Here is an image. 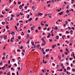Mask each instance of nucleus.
Segmentation results:
<instances>
[{
	"label": "nucleus",
	"instance_id": "7ed1b4c3",
	"mask_svg": "<svg viewBox=\"0 0 75 75\" xmlns=\"http://www.w3.org/2000/svg\"><path fill=\"white\" fill-rule=\"evenodd\" d=\"M58 14L59 15H61V14H63V12H61L60 13H58Z\"/></svg>",
	"mask_w": 75,
	"mask_h": 75
},
{
	"label": "nucleus",
	"instance_id": "7c9ffc66",
	"mask_svg": "<svg viewBox=\"0 0 75 75\" xmlns=\"http://www.w3.org/2000/svg\"><path fill=\"white\" fill-rule=\"evenodd\" d=\"M10 72L8 73L7 75H10Z\"/></svg>",
	"mask_w": 75,
	"mask_h": 75
},
{
	"label": "nucleus",
	"instance_id": "e2e57ef3",
	"mask_svg": "<svg viewBox=\"0 0 75 75\" xmlns=\"http://www.w3.org/2000/svg\"><path fill=\"white\" fill-rule=\"evenodd\" d=\"M12 75H15V73H12Z\"/></svg>",
	"mask_w": 75,
	"mask_h": 75
},
{
	"label": "nucleus",
	"instance_id": "423d86ee",
	"mask_svg": "<svg viewBox=\"0 0 75 75\" xmlns=\"http://www.w3.org/2000/svg\"><path fill=\"white\" fill-rule=\"evenodd\" d=\"M59 38V36H56V37L55 38V39H58Z\"/></svg>",
	"mask_w": 75,
	"mask_h": 75
},
{
	"label": "nucleus",
	"instance_id": "e433bc0d",
	"mask_svg": "<svg viewBox=\"0 0 75 75\" xmlns=\"http://www.w3.org/2000/svg\"><path fill=\"white\" fill-rule=\"evenodd\" d=\"M64 72H67V70L66 69H64Z\"/></svg>",
	"mask_w": 75,
	"mask_h": 75
},
{
	"label": "nucleus",
	"instance_id": "393cba45",
	"mask_svg": "<svg viewBox=\"0 0 75 75\" xmlns=\"http://www.w3.org/2000/svg\"><path fill=\"white\" fill-rule=\"evenodd\" d=\"M27 7H28V6H25L24 8L26 9H27Z\"/></svg>",
	"mask_w": 75,
	"mask_h": 75
},
{
	"label": "nucleus",
	"instance_id": "aec40b11",
	"mask_svg": "<svg viewBox=\"0 0 75 75\" xmlns=\"http://www.w3.org/2000/svg\"><path fill=\"white\" fill-rule=\"evenodd\" d=\"M3 71H1L0 72V75H1V74H2Z\"/></svg>",
	"mask_w": 75,
	"mask_h": 75
},
{
	"label": "nucleus",
	"instance_id": "412c9836",
	"mask_svg": "<svg viewBox=\"0 0 75 75\" xmlns=\"http://www.w3.org/2000/svg\"><path fill=\"white\" fill-rule=\"evenodd\" d=\"M21 4V2H20V1H18V4Z\"/></svg>",
	"mask_w": 75,
	"mask_h": 75
},
{
	"label": "nucleus",
	"instance_id": "864d4df0",
	"mask_svg": "<svg viewBox=\"0 0 75 75\" xmlns=\"http://www.w3.org/2000/svg\"><path fill=\"white\" fill-rule=\"evenodd\" d=\"M12 61H13V62H15V60H14V59H12Z\"/></svg>",
	"mask_w": 75,
	"mask_h": 75
},
{
	"label": "nucleus",
	"instance_id": "f03ea898",
	"mask_svg": "<svg viewBox=\"0 0 75 75\" xmlns=\"http://www.w3.org/2000/svg\"><path fill=\"white\" fill-rule=\"evenodd\" d=\"M31 20H32V18H30L28 20V21L29 22H30V21H31Z\"/></svg>",
	"mask_w": 75,
	"mask_h": 75
},
{
	"label": "nucleus",
	"instance_id": "052dcab7",
	"mask_svg": "<svg viewBox=\"0 0 75 75\" xmlns=\"http://www.w3.org/2000/svg\"><path fill=\"white\" fill-rule=\"evenodd\" d=\"M46 29H47V28H44L43 29V30H46Z\"/></svg>",
	"mask_w": 75,
	"mask_h": 75
},
{
	"label": "nucleus",
	"instance_id": "ea45409f",
	"mask_svg": "<svg viewBox=\"0 0 75 75\" xmlns=\"http://www.w3.org/2000/svg\"><path fill=\"white\" fill-rule=\"evenodd\" d=\"M20 14L21 15V16H22L23 15V13H19V15Z\"/></svg>",
	"mask_w": 75,
	"mask_h": 75
},
{
	"label": "nucleus",
	"instance_id": "a878e982",
	"mask_svg": "<svg viewBox=\"0 0 75 75\" xmlns=\"http://www.w3.org/2000/svg\"><path fill=\"white\" fill-rule=\"evenodd\" d=\"M50 36L49 35H47V38H50Z\"/></svg>",
	"mask_w": 75,
	"mask_h": 75
},
{
	"label": "nucleus",
	"instance_id": "8fccbe9b",
	"mask_svg": "<svg viewBox=\"0 0 75 75\" xmlns=\"http://www.w3.org/2000/svg\"><path fill=\"white\" fill-rule=\"evenodd\" d=\"M50 4H48L47 5L48 7H50Z\"/></svg>",
	"mask_w": 75,
	"mask_h": 75
},
{
	"label": "nucleus",
	"instance_id": "3c124183",
	"mask_svg": "<svg viewBox=\"0 0 75 75\" xmlns=\"http://www.w3.org/2000/svg\"><path fill=\"white\" fill-rule=\"evenodd\" d=\"M72 30H75V28H74V27H72Z\"/></svg>",
	"mask_w": 75,
	"mask_h": 75
},
{
	"label": "nucleus",
	"instance_id": "6e6552de",
	"mask_svg": "<svg viewBox=\"0 0 75 75\" xmlns=\"http://www.w3.org/2000/svg\"><path fill=\"white\" fill-rule=\"evenodd\" d=\"M64 54H65V55H68V52H64Z\"/></svg>",
	"mask_w": 75,
	"mask_h": 75
},
{
	"label": "nucleus",
	"instance_id": "bf43d9fd",
	"mask_svg": "<svg viewBox=\"0 0 75 75\" xmlns=\"http://www.w3.org/2000/svg\"><path fill=\"white\" fill-rule=\"evenodd\" d=\"M49 40H50V42H52V39H50V40L49 39Z\"/></svg>",
	"mask_w": 75,
	"mask_h": 75
},
{
	"label": "nucleus",
	"instance_id": "79ce46f5",
	"mask_svg": "<svg viewBox=\"0 0 75 75\" xmlns=\"http://www.w3.org/2000/svg\"><path fill=\"white\" fill-rule=\"evenodd\" d=\"M4 17V16L3 15H1V16H0V17Z\"/></svg>",
	"mask_w": 75,
	"mask_h": 75
},
{
	"label": "nucleus",
	"instance_id": "cd10ccee",
	"mask_svg": "<svg viewBox=\"0 0 75 75\" xmlns=\"http://www.w3.org/2000/svg\"><path fill=\"white\" fill-rule=\"evenodd\" d=\"M18 71H19V70H20V67H18Z\"/></svg>",
	"mask_w": 75,
	"mask_h": 75
},
{
	"label": "nucleus",
	"instance_id": "c85d7f7f",
	"mask_svg": "<svg viewBox=\"0 0 75 75\" xmlns=\"http://www.w3.org/2000/svg\"><path fill=\"white\" fill-rule=\"evenodd\" d=\"M41 40H42L43 41H44V42L45 41H44V38H42L41 39Z\"/></svg>",
	"mask_w": 75,
	"mask_h": 75
},
{
	"label": "nucleus",
	"instance_id": "2eb2a0df",
	"mask_svg": "<svg viewBox=\"0 0 75 75\" xmlns=\"http://www.w3.org/2000/svg\"><path fill=\"white\" fill-rule=\"evenodd\" d=\"M58 58H59V60H61V57H60V56H58Z\"/></svg>",
	"mask_w": 75,
	"mask_h": 75
},
{
	"label": "nucleus",
	"instance_id": "f8f14e48",
	"mask_svg": "<svg viewBox=\"0 0 75 75\" xmlns=\"http://www.w3.org/2000/svg\"><path fill=\"white\" fill-rule=\"evenodd\" d=\"M71 69V68L69 67H68L67 69L68 70V69Z\"/></svg>",
	"mask_w": 75,
	"mask_h": 75
},
{
	"label": "nucleus",
	"instance_id": "5701e85b",
	"mask_svg": "<svg viewBox=\"0 0 75 75\" xmlns=\"http://www.w3.org/2000/svg\"><path fill=\"white\" fill-rule=\"evenodd\" d=\"M38 20V18H36L35 20V21H37V20Z\"/></svg>",
	"mask_w": 75,
	"mask_h": 75
},
{
	"label": "nucleus",
	"instance_id": "58836bf2",
	"mask_svg": "<svg viewBox=\"0 0 75 75\" xmlns=\"http://www.w3.org/2000/svg\"><path fill=\"white\" fill-rule=\"evenodd\" d=\"M38 29H39V30H41V27H39L38 28Z\"/></svg>",
	"mask_w": 75,
	"mask_h": 75
},
{
	"label": "nucleus",
	"instance_id": "603ef678",
	"mask_svg": "<svg viewBox=\"0 0 75 75\" xmlns=\"http://www.w3.org/2000/svg\"><path fill=\"white\" fill-rule=\"evenodd\" d=\"M17 51L18 52H20V50H19L18 49L17 50Z\"/></svg>",
	"mask_w": 75,
	"mask_h": 75
},
{
	"label": "nucleus",
	"instance_id": "774afa93",
	"mask_svg": "<svg viewBox=\"0 0 75 75\" xmlns=\"http://www.w3.org/2000/svg\"><path fill=\"white\" fill-rule=\"evenodd\" d=\"M30 40H32V38H33V37H30Z\"/></svg>",
	"mask_w": 75,
	"mask_h": 75
},
{
	"label": "nucleus",
	"instance_id": "680f3d73",
	"mask_svg": "<svg viewBox=\"0 0 75 75\" xmlns=\"http://www.w3.org/2000/svg\"><path fill=\"white\" fill-rule=\"evenodd\" d=\"M45 26H46V27H47V26H48V25H47V24H46V25H45Z\"/></svg>",
	"mask_w": 75,
	"mask_h": 75
},
{
	"label": "nucleus",
	"instance_id": "de8ad7c7",
	"mask_svg": "<svg viewBox=\"0 0 75 75\" xmlns=\"http://www.w3.org/2000/svg\"><path fill=\"white\" fill-rule=\"evenodd\" d=\"M22 54L23 56H24V54L23 53V52H22L21 53Z\"/></svg>",
	"mask_w": 75,
	"mask_h": 75
},
{
	"label": "nucleus",
	"instance_id": "4468645a",
	"mask_svg": "<svg viewBox=\"0 0 75 75\" xmlns=\"http://www.w3.org/2000/svg\"><path fill=\"white\" fill-rule=\"evenodd\" d=\"M21 8H20V9H21L22 8V6H21V5H20L19 6V8H20V7Z\"/></svg>",
	"mask_w": 75,
	"mask_h": 75
},
{
	"label": "nucleus",
	"instance_id": "72a5a7b5",
	"mask_svg": "<svg viewBox=\"0 0 75 75\" xmlns=\"http://www.w3.org/2000/svg\"><path fill=\"white\" fill-rule=\"evenodd\" d=\"M59 71L60 72V71H62V69H59Z\"/></svg>",
	"mask_w": 75,
	"mask_h": 75
},
{
	"label": "nucleus",
	"instance_id": "c756f323",
	"mask_svg": "<svg viewBox=\"0 0 75 75\" xmlns=\"http://www.w3.org/2000/svg\"><path fill=\"white\" fill-rule=\"evenodd\" d=\"M20 48H21V49H23V46H21V47Z\"/></svg>",
	"mask_w": 75,
	"mask_h": 75
},
{
	"label": "nucleus",
	"instance_id": "0eeeda50",
	"mask_svg": "<svg viewBox=\"0 0 75 75\" xmlns=\"http://www.w3.org/2000/svg\"><path fill=\"white\" fill-rule=\"evenodd\" d=\"M49 57V55H48V54H47L46 55V58H48Z\"/></svg>",
	"mask_w": 75,
	"mask_h": 75
},
{
	"label": "nucleus",
	"instance_id": "49530a36",
	"mask_svg": "<svg viewBox=\"0 0 75 75\" xmlns=\"http://www.w3.org/2000/svg\"><path fill=\"white\" fill-rule=\"evenodd\" d=\"M13 20V18H12V17H11V19H10V20L11 21V20Z\"/></svg>",
	"mask_w": 75,
	"mask_h": 75
},
{
	"label": "nucleus",
	"instance_id": "ddd939ff",
	"mask_svg": "<svg viewBox=\"0 0 75 75\" xmlns=\"http://www.w3.org/2000/svg\"><path fill=\"white\" fill-rule=\"evenodd\" d=\"M2 13L3 14H5V12L3 11H2Z\"/></svg>",
	"mask_w": 75,
	"mask_h": 75
},
{
	"label": "nucleus",
	"instance_id": "5fc2aeb1",
	"mask_svg": "<svg viewBox=\"0 0 75 75\" xmlns=\"http://www.w3.org/2000/svg\"><path fill=\"white\" fill-rule=\"evenodd\" d=\"M64 27H66V25L65 24H64Z\"/></svg>",
	"mask_w": 75,
	"mask_h": 75
},
{
	"label": "nucleus",
	"instance_id": "a18cd8bd",
	"mask_svg": "<svg viewBox=\"0 0 75 75\" xmlns=\"http://www.w3.org/2000/svg\"><path fill=\"white\" fill-rule=\"evenodd\" d=\"M43 54L45 55V52H43Z\"/></svg>",
	"mask_w": 75,
	"mask_h": 75
},
{
	"label": "nucleus",
	"instance_id": "1a4fd4ad",
	"mask_svg": "<svg viewBox=\"0 0 75 75\" xmlns=\"http://www.w3.org/2000/svg\"><path fill=\"white\" fill-rule=\"evenodd\" d=\"M6 28H7V29H9V28L8 27V25H6Z\"/></svg>",
	"mask_w": 75,
	"mask_h": 75
},
{
	"label": "nucleus",
	"instance_id": "0e129e2a",
	"mask_svg": "<svg viewBox=\"0 0 75 75\" xmlns=\"http://www.w3.org/2000/svg\"><path fill=\"white\" fill-rule=\"evenodd\" d=\"M22 50L23 51V52H25V50Z\"/></svg>",
	"mask_w": 75,
	"mask_h": 75
},
{
	"label": "nucleus",
	"instance_id": "a211bd4d",
	"mask_svg": "<svg viewBox=\"0 0 75 75\" xmlns=\"http://www.w3.org/2000/svg\"><path fill=\"white\" fill-rule=\"evenodd\" d=\"M35 51V49H33L31 50V52H32L33 51Z\"/></svg>",
	"mask_w": 75,
	"mask_h": 75
},
{
	"label": "nucleus",
	"instance_id": "4be33fe9",
	"mask_svg": "<svg viewBox=\"0 0 75 75\" xmlns=\"http://www.w3.org/2000/svg\"><path fill=\"white\" fill-rule=\"evenodd\" d=\"M18 39L20 40V39H21V37L20 36L18 37Z\"/></svg>",
	"mask_w": 75,
	"mask_h": 75
},
{
	"label": "nucleus",
	"instance_id": "473e14b6",
	"mask_svg": "<svg viewBox=\"0 0 75 75\" xmlns=\"http://www.w3.org/2000/svg\"><path fill=\"white\" fill-rule=\"evenodd\" d=\"M66 33H67V34H68V33L69 34V32H68V31H66Z\"/></svg>",
	"mask_w": 75,
	"mask_h": 75
},
{
	"label": "nucleus",
	"instance_id": "c03bdc74",
	"mask_svg": "<svg viewBox=\"0 0 75 75\" xmlns=\"http://www.w3.org/2000/svg\"><path fill=\"white\" fill-rule=\"evenodd\" d=\"M14 4H15V5H16V1H14Z\"/></svg>",
	"mask_w": 75,
	"mask_h": 75
},
{
	"label": "nucleus",
	"instance_id": "2f4dec72",
	"mask_svg": "<svg viewBox=\"0 0 75 75\" xmlns=\"http://www.w3.org/2000/svg\"><path fill=\"white\" fill-rule=\"evenodd\" d=\"M30 42V40H28V42H26V44H28V43H29V42Z\"/></svg>",
	"mask_w": 75,
	"mask_h": 75
},
{
	"label": "nucleus",
	"instance_id": "338daca9",
	"mask_svg": "<svg viewBox=\"0 0 75 75\" xmlns=\"http://www.w3.org/2000/svg\"><path fill=\"white\" fill-rule=\"evenodd\" d=\"M10 61L8 60V64H10Z\"/></svg>",
	"mask_w": 75,
	"mask_h": 75
},
{
	"label": "nucleus",
	"instance_id": "69168bd1",
	"mask_svg": "<svg viewBox=\"0 0 75 75\" xmlns=\"http://www.w3.org/2000/svg\"><path fill=\"white\" fill-rule=\"evenodd\" d=\"M19 25V23H17V26H18Z\"/></svg>",
	"mask_w": 75,
	"mask_h": 75
},
{
	"label": "nucleus",
	"instance_id": "f3484780",
	"mask_svg": "<svg viewBox=\"0 0 75 75\" xmlns=\"http://www.w3.org/2000/svg\"><path fill=\"white\" fill-rule=\"evenodd\" d=\"M66 12L67 13V14H68V13L69 12V11L68 10H67V11H66Z\"/></svg>",
	"mask_w": 75,
	"mask_h": 75
},
{
	"label": "nucleus",
	"instance_id": "a19ab883",
	"mask_svg": "<svg viewBox=\"0 0 75 75\" xmlns=\"http://www.w3.org/2000/svg\"><path fill=\"white\" fill-rule=\"evenodd\" d=\"M35 32H36V33H38V30H35Z\"/></svg>",
	"mask_w": 75,
	"mask_h": 75
},
{
	"label": "nucleus",
	"instance_id": "20e7f679",
	"mask_svg": "<svg viewBox=\"0 0 75 75\" xmlns=\"http://www.w3.org/2000/svg\"><path fill=\"white\" fill-rule=\"evenodd\" d=\"M65 50H66V51H67V52H68V53H69V52L68 51V49H67V48H66L65 49Z\"/></svg>",
	"mask_w": 75,
	"mask_h": 75
},
{
	"label": "nucleus",
	"instance_id": "09e8293b",
	"mask_svg": "<svg viewBox=\"0 0 75 75\" xmlns=\"http://www.w3.org/2000/svg\"><path fill=\"white\" fill-rule=\"evenodd\" d=\"M28 33H30V30H28Z\"/></svg>",
	"mask_w": 75,
	"mask_h": 75
},
{
	"label": "nucleus",
	"instance_id": "dca6fc26",
	"mask_svg": "<svg viewBox=\"0 0 75 75\" xmlns=\"http://www.w3.org/2000/svg\"><path fill=\"white\" fill-rule=\"evenodd\" d=\"M39 47H40V45H38V46H36V47L37 48H38Z\"/></svg>",
	"mask_w": 75,
	"mask_h": 75
},
{
	"label": "nucleus",
	"instance_id": "9b49d317",
	"mask_svg": "<svg viewBox=\"0 0 75 75\" xmlns=\"http://www.w3.org/2000/svg\"><path fill=\"white\" fill-rule=\"evenodd\" d=\"M31 43L32 44L33 46H34V42H31Z\"/></svg>",
	"mask_w": 75,
	"mask_h": 75
},
{
	"label": "nucleus",
	"instance_id": "c9c22d12",
	"mask_svg": "<svg viewBox=\"0 0 75 75\" xmlns=\"http://www.w3.org/2000/svg\"><path fill=\"white\" fill-rule=\"evenodd\" d=\"M4 59H5V57H2V59L3 60Z\"/></svg>",
	"mask_w": 75,
	"mask_h": 75
},
{
	"label": "nucleus",
	"instance_id": "13d9d810",
	"mask_svg": "<svg viewBox=\"0 0 75 75\" xmlns=\"http://www.w3.org/2000/svg\"><path fill=\"white\" fill-rule=\"evenodd\" d=\"M4 50H5L6 49V46H4V48H3Z\"/></svg>",
	"mask_w": 75,
	"mask_h": 75
},
{
	"label": "nucleus",
	"instance_id": "6e6d98bb",
	"mask_svg": "<svg viewBox=\"0 0 75 75\" xmlns=\"http://www.w3.org/2000/svg\"><path fill=\"white\" fill-rule=\"evenodd\" d=\"M18 71H17V72H16V74H17V75H18Z\"/></svg>",
	"mask_w": 75,
	"mask_h": 75
},
{
	"label": "nucleus",
	"instance_id": "f257e3e1",
	"mask_svg": "<svg viewBox=\"0 0 75 75\" xmlns=\"http://www.w3.org/2000/svg\"><path fill=\"white\" fill-rule=\"evenodd\" d=\"M4 38L5 39V40H6L7 39V35H4Z\"/></svg>",
	"mask_w": 75,
	"mask_h": 75
},
{
	"label": "nucleus",
	"instance_id": "6ab92c4d",
	"mask_svg": "<svg viewBox=\"0 0 75 75\" xmlns=\"http://www.w3.org/2000/svg\"><path fill=\"white\" fill-rule=\"evenodd\" d=\"M54 29H55V30H58V28H57V27H56V28H54Z\"/></svg>",
	"mask_w": 75,
	"mask_h": 75
},
{
	"label": "nucleus",
	"instance_id": "9d476101",
	"mask_svg": "<svg viewBox=\"0 0 75 75\" xmlns=\"http://www.w3.org/2000/svg\"><path fill=\"white\" fill-rule=\"evenodd\" d=\"M38 16L40 15V16H42V13H39L38 14Z\"/></svg>",
	"mask_w": 75,
	"mask_h": 75
},
{
	"label": "nucleus",
	"instance_id": "b1692460",
	"mask_svg": "<svg viewBox=\"0 0 75 75\" xmlns=\"http://www.w3.org/2000/svg\"><path fill=\"white\" fill-rule=\"evenodd\" d=\"M64 73H62L60 74L61 75H64Z\"/></svg>",
	"mask_w": 75,
	"mask_h": 75
},
{
	"label": "nucleus",
	"instance_id": "39448f33",
	"mask_svg": "<svg viewBox=\"0 0 75 75\" xmlns=\"http://www.w3.org/2000/svg\"><path fill=\"white\" fill-rule=\"evenodd\" d=\"M55 47H56V45H53L52 46V48H55Z\"/></svg>",
	"mask_w": 75,
	"mask_h": 75
},
{
	"label": "nucleus",
	"instance_id": "37998d69",
	"mask_svg": "<svg viewBox=\"0 0 75 75\" xmlns=\"http://www.w3.org/2000/svg\"><path fill=\"white\" fill-rule=\"evenodd\" d=\"M67 38H69L70 36H69V35H67Z\"/></svg>",
	"mask_w": 75,
	"mask_h": 75
},
{
	"label": "nucleus",
	"instance_id": "4d7b16f0",
	"mask_svg": "<svg viewBox=\"0 0 75 75\" xmlns=\"http://www.w3.org/2000/svg\"><path fill=\"white\" fill-rule=\"evenodd\" d=\"M52 65H53V66H55V64H54V63H52Z\"/></svg>",
	"mask_w": 75,
	"mask_h": 75
},
{
	"label": "nucleus",
	"instance_id": "f704fd0d",
	"mask_svg": "<svg viewBox=\"0 0 75 75\" xmlns=\"http://www.w3.org/2000/svg\"><path fill=\"white\" fill-rule=\"evenodd\" d=\"M14 65L15 66H16V67H17V64L15 63L14 64Z\"/></svg>",
	"mask_w": 75,
	"mask_h": 75
},
{
	"label": "nucleus",
	"instance_id": "bb28decb",
	"mask_svg": "<svg viewBox=\"0 0 75 75\" xmlns=\"http://www.w3.org/2000/svg\"><path fill=\"white\" fill-rule=\"evenodd\" d=\"M28 15V16L27 18H30V15Z\"/></svg>",
	"mask_w": 75,
	"mask_h": 75
},
{
	"label": "nucleus",
	"instance_id": "4c0bfd02",
	"mask_svg": "<svg viewBox=\"0 0 75 75\" xmlns=\"http://www.w3.org/2000/svg\"><path fill=\"white\" fill-rule=\"evenodd\" d=\"M72 71H73L74 72H75V69H72Z\"/></svg>",
	"mask_w": 75,
	"mask_h": 75
}]
</instances>
